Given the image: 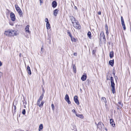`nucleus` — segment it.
Returning <instances> with one entry per match:
<instances>
[{
	"mask_svg": "<svg viewBox=\"0 0 131 131\" xmlns=\"http://www.w3.org/2000/svg\"><path fill=\"white\" fill-rule=\"evenodd\" d=\"M113 73L114 74V75L115 74V73H114V72L113 71Z\"/></svg>",
	"mask_w": 131,
	"mask_h": 131,
	"instance_id": "nucleus-51",
	"label": "nucleus"
},
{
	"mask_svg": "<svg viewBox=\"0 0 131 131\" xmlns=\"http://www.w3.org/2000/svg\"><path fill=\"white\" fill-rule=\"evenodd\" d=\"M101 100L102 102H103L105 103V104L106 105V103H107V102L106 98L104 97H102L101 98Z\"/></svg>",
	"mask_w": 131,
	"mask_h": 131,
	"instance_id": "nucleus-20",
	"label": "nucleus"
},
{
	"mask_svg": "<svg viewBox=\"0 0 131 131\" xmlns=\"http://www.w3.org/2000/svg\"><path fill=\"white\" fill-rule=\"evenodd\" d=\"M115 84L114 82H111V86L112 87V90L113 93L114 94L115 93Z\"/></svg>",
	"mask_w": 131,
	"mask_h": 131,
	"instance_id": "nucleus-6",
	"label": "nucleus"
},
{
	"mask_svg": "<svg viewBox=\"0 0 131 131\" xmlns=\"http://www.w3.org/2000/svg\"><path fill=\"white\" fill-rule=\"evenodd\" d=\"M110 123L111 125L113 127H114L115 125V124L114 123V121L113 119H110Z\"/></svg>",
	"mask_w": 131,
	"mask_h": 131,
	"instance_id": "nucleus-16",
	"label": "nucleus"
},
{
	"mask_svg": "<svg viewBox=\"0 0 131 131\" xmlns=\"http://www.w3.org/2000/svg\"><path fill=\"white\" fill-rule=\"evenodd\" d=\"M65 100L68 102V104H70L71 102L69 100V98L68 95L66 94L64 98Z\"/></svg>",
	"mask_w": 131,
	"mask_h": 131,
	"instance_id": "nucleus-5",
	"label": "nucleus"
},
{
	"mask_svg": "<svg viewBox=\"0 0 131 131\" xmlns=\"http://www.w3.org/2000/svg\"><path fill=\"white\" fill-rule=\"evenodd\" d=\"M74 8L75 9H77V7L76 6H75L74 7Z\"/></svg>",
	"mask_w": 131,
	"mask_h": 131,
	"instance_id": "nucleus-49",
	"label": "nucleus"
},
{
	"mask_svg": "<svg viewBox=\"0 0 131 131\" xmlns=\"http://www.w3.org/2000/svg\"><path fill=\"white\" fill-rule=\"evenodd\" d=\"M45 20V21L47 23H49L48 19L47 18H46Z\"/></svg>",
	"mask_w": 131,
	"mask_h": 131,
	"instance_id": "nucleus-38",
	"label": "nucleus"
},
{
	"mask_svg": "<svg viewBox=\"0 0 131 131\" xmlns=\"http://www.w3.org/2000/svg\"><path fill=\"white\" fill-rule=\"evenodd\" d=\"M105 129L106 131H107V129L106 128H105Z\"/></svg>",
	"mask_w": 131,
	"mask_h": 131,
	"instance_id": "nucleus-53",
	"label": "nucleus"
},
{
	"mask_svg": "<svg viewBox=\"0 0 131 131\" xmlns=\"http://www.w3.org/2000/svg\"><path fill=\"white\" fill-rule=\"evenodd\" d=\"M10 30L11 31V36H14L17 35L16 31L15 30L12 29H10Z\"/></svg>",
	"mask_w": 131,
	"mask_h": 131,
	"instance_id": "nucleus-10",
	"label": "nucleus"
},
{
	"mask_svg": "<svg viewBox=\"0 0 131 131\" xmlns=\"http://www.w3.org/2000/svg\"><path fill=\"white\" fill-rule=\"evenodd\" d=\"M2 75V73L0 72V78L1 77V76Z\"/></svg>",
	"mask_w": 131,
	"mask_h": 131,
	"instance_id": "nucleus-46",
	"label": "nucleus"
},
{
	"mask_svg": "<svg viewBox=\"0 0 131 131\" xmlns=\"http://www.w3.org/2000/svg\"><path fill=\"white\" fill-rule=\"evenodd\" d=\"M11 31L10 29L8 30L5 31L4 34L7 36H11Z\"/></svg>",
	"mask_w": 131,
	"mask_h": 131,
	"instance_id": "nucleus-3",
	"label": "nucleus"
},
{
	"mask_svg": "<svg viewBox=\"0 0 131 131\" xmlns=\"http://www.w3.org/2000/svg\"><path fill=\"white\" fill-rule=\"evenodd\" d=\"M74 127L75 128H76V126H74Z\"/></svg>",
	"mask_w": 131,
	"mask_h": 131,
	"instance_id": "nucleus-54",
	"label": "nucleus"
},
{
	"mask_svg": "<svg viewBox=\"0 0 131 131\" xmlns=\"http://www.w3.org/2000/svg\"><path fill=\"white\" fill-rule=\"evenodd\" d=\"M15 7L16 10L19 14L20 16H21L23 15V12L20 8L19 7L18 5H15Z\"/></svg>",
	"mask_w": 131,
	"mask_h": 131,
	"instance_id": "nucleus-2",
	"label": "nucleus"
},
{
	"mask_svg": "<svg viewBox=\"0 0 131 131\" xmlns=\"http://www.w3.org/2000/svg\"><path fill=\"white\" fill-rule=\"evenodd\" d=\"M122 26L123 27V29H124V30H125L126 29V27H125V24L123 25H122Z\"/></svg>",
	"mask_w": 131,
	"mask_h": 131,
	"instance_id": "nucleus-37",
	"label": "nucleus"
},
{
	"mask_svg": "<svg viewBox=\"0 0 131 131\" xmlns=\"http://www.w3.org/2000/svg\"><path fill=\"white\" fill-rule=\"evenodd\" d=\"M43 128V126L42 124H41L40 125L39 128V131H41V130Z\"/></svg>",
	"mask_w": 131,
	"mask_h": 131,
	"instance_id": "nucleus-22",
	"label": "nucleus"
},
{
	"mask_svg": "<svg viewBox=\"0 0 131 131\" xmlns=\"http://www.w3.org/2000/svg\"><path fill=\"white\" fill-rule=\"evenodd\" d=\"M114 56V53L113 51L111 52L110 53V58H112Z\"/></svg>",
	"mask_w": 131,
	"mask_h": 131,
	"instance_id": "nucleus-27",
	"label": "nucleus"
},
{
	"mask_svg": "<svg viewBox=\"0 0 131 131\" xmlns=\"http://www.w3.org/2000/svg\"><path fill=\"white\" fill-rule=\"evenodd\" d=\"M87 35L90 39H91V33L89 31L87 34Z\"/></svg>",
	"mask_w": 131,
	"mask_h": 131,
	"instance_id": "nucleus-29",
	"label": "nucleus"
},
{
	"mask_svg": "<svg viewBox=\"0 0 131 131\" xmlns=\"http://www.w3.org/2000/svg\"><path fill=\"white\" fill-rule=\"evenodd\" d=\"M101 12H98V14L99 15H101Z\"/></svg>",
	"mask_w": 131,
	"mask_h": 131,
	"instance_id": "nucleus-47",
	"label": "nucleus"
},
{
	"mask_svg": "<svg viewBox=\"0 0 131 131\" xmlns=\"http://www.w3.org/2000/svg\"><path fill=\"white\" fill-rule=\"evenodd\" d=\"M107 79L108 80V79H109V80H110V79H108L107 78Z\"/></svg>",
	"mask_w": 131,
	"mask_h": 131,
	"instance_id": "nucleus-55",
	"label": "nucleus"
},
{
	"mask_svg": "<svg viewBox=\"0 0 131 131\" xmlns=\"http://www.w3.org/2000/svg\"><path fill=\"white\" fill-rule=\"evenodd\" d=\"M121 24H122V25H123L125 24H124V20L123 19V17L122 16L121 17Z\"/></svg>",
	"mask_w": 131,
	"mask_h": 131,
	"instance_id": "nucleus-26",
	"label": "nucleus"
},
{
	"mask_svg": "<svg viewBox=\"0 0 131 131\" xmlns=\"http://www.w3.org/2000/svg\"><path fill=\"white\" fill-rule=\"evenodd\" d=\"M29 26L28 25L26 26L25 27V29L26 32L29 33L30 32V31L29 30Z\"/></svg>",
	"mask_w": 131,
	"mask_h": 131,
	"instance_id": "nucleus-17",
	"label": "nucleus"
},
{
	"mask_svg": "<svg viewBox=\"0 0 131 131\" xmlns=\"http://www.w3.org/2000/svg\"><path fill=\"white\" fill-rule=\"evenodd\" d=\"M76 115L78 117H80L82 119H83L84 118V116L82 114H76Z\"/></svg>",
	"mask_w": 131,
	"mask_h": 131,
	"instance_id": "nucleus-24",
	"label": "nucleus"
},
{
	"mask_svg": "<svg viewBox=\"0 0 131 131\" xmlns=\"http://www.w3.org/2000/svg\"><path fill=\"white\" fill-rule=\"evenodd\" d=\"M118 104H119L120 106H120L121 107H122L123 106V105L121 103V102H118Z\"/></svg>",
	"mask_w": 131,
	"mask_h": 131,
	"instance_id": "nucleus-34",
	"label": "nucleus"
},
{
	"mask_svg": "<svg viewBox=\"0 0 131 131\" xmlns=\"http://www.w3.org/2000/svg\"><path fill=\"white\" fill-rule=\"evenodd\" d=\"M74 100L75 103L78 105H79V102L78 100V97L77 96H74Z\"/></svg>",
	"mask_w": 131,
	"mask_h": 131,
	"instance_id": "nucleus-11",
	"label": "nucleus"
},
{
	"mask_svg": "<svg viewBox=\"0 0 131 131\" xmlns=\"http://www.w3.org/2000/svg\"><path fill=\"white\" fill-rule=\"evenodd\" d=\"M47 28L48 29H49L50 28V25L49 23H47L46 24Z\"/></svg>",
	"mask_w": 131,
	"mask_h": 131,
	"instance_id": "nucleus-28",
	"label": "nucleus"
},
{
	"mask_svg": "<svg viewBox=\"0 0 131 131\" xmlns=\"http://www.w3.org/2000/svg\"><path fill=\"white\" fill-rule=\"evenodd\" d=\"M43 48V46H42L41 48V52H40V53L41 54H42L43 53V52L42 51Z\"/></svg>",
	"mask_w": 131,
	"mask_h": 131,
	"instance_id": "nucleus-40",
	"label": "nucleus"
},
{
	"mask_svg": "<svg viewBox=\"0 0 131 131\" xmlns=\"http://www.w3.org/2000/svg\"><path fill=\"white\" fill-rule=\"evenodd\" d=\"M10 25H13V24H10Z\"/></svg>",
	"mask_w": 131,
	"mask_h": 131,
	"instance_id": "nucleus-52",
	"label": "nucleus"
},
{
	"mask_svg": "<svg viewBox=\"0 0 131 131\" xmlns=\"http://www.w3.org/2000/svg\"><path fill=\"white\" fill-rule=\"evenodd\" d=\"M51 107L52 108V110L53 111H54V106L53 104H51Z\"/></svg>",
	"mask_w": 131,
	"mask_h": 131,
	"instance_id": "nucleus-33",
	"label": "nucleus"
},
{
	"mask_svg": "<svg viewBox=\"0 0 131 131\" xmlns=\"http://www.w3.org/2000/svg\"><path fill=\"white\" fill-rule=\"evenodd\" d=\"M72 111L73 113H75V115L76 114H77V113H76V112L74 110V109L73 110H72Z\"/></svg>",
	"mask_w": 131,
	"mask_h": 131,
	"instance_id": "nucleus-39",
	"label": "nucleus"
},
{
	"mask_svg": "<svg viewBox=\"0 0 131 131\" xmlns=\"http://www.w3.org/2000/svg\"><path fill=\"white\" fill-rule=\"evenodd\" d=\"M95 52H96V50H93L92 51V53L93 54H95Z\"/></svg>",
	"mask_w": 131,
	"mask_h": 131,
	"instance_id": "nucleus-42",
	"label": "nucleus"
},
{
	"mask_svg": "<svg viewBox=\"0 0 131 131\" xmlns=\"http://www.w3.org/2000/svg\"><path fill=\"white\" fill-rule=\"evenodd\" d=\"M109 63L111 66H113L114 64V60L113 59V60H110L109 62Z\"/></svg>",
	"mask_w": 131,
	"mask_h": 131,
	"instance_id": "nucleus-18",
	"label": "nucleus"
},
{
	"mask_svg": "<svg viewBox=\"0 0 131 131\" xmlns=\"http://www.w3.org/2000/svg\"><path fill=\"white\" fill-rule=\"evenodd\" d=\"M59 11V10L58 9H56L54 10L53 11V15L55 16H57L58 12Z\"/></svg>",
	"mask_w": 131,
	"mask_h": 131,
	"instance_id": "nucleus-14",
	"label": "nucleus"
},
{
	"mask_svg": "<svg viewBox=\"0 0 131 131\" xmlns=\"http://www.w3.org/2000/svg\"><path fill=\"white\" fill-rule=\"evenodd\" d=\"M111 80V82H114L113 78V77H111L110 78Z\"/></svg>",
	"mask_w": 131,
	"mask_h": 131,
	"instance_id": "nucleus-35",
	"label": "nucleus"
},
{
	"mask_svg": "<svg viewBox=\"0 0 131 131\" xmlns=\"http://www.w3.org/2000/svg\"><path fill=\"white\" fill-rule=\"evenodd\" d=\"M70 19L72 24L73 22H75V21H77L75 20V18L73 16H70Z\"/></svg>",
	"mask_w": 131,
	"mask_h": 131,
	"instance_id": "nucleus-15",
	"label": "nucleus"
},
{
	"mask_svg": "<svg viewBox=\"0 0 131 131\" xmlns=\"http://www.w3.org/2000/svg\"><path fill=\"white\" fill-rule=\"evenodd\" d=\"M40 5H41V4L43 2V0H40Z\"/></svg>",
	"mask_w": 131,
	"mask_h": 131,
	"instance_id": "nucleus-41",
	"label": "nucleus"
},
{
	"mask_svg": "<svg viewBox=\"0 0 131 131\" xmlns=\"http://www.w3.org/2000/svg\"><path fill=\"white\" fill-rule=\"evenodd\" d=\"M27 69L28 71V73L30 75L31 74V71L30 67L29 66H27Z\"/></svg>",
	"mask_w": 131,
	"mask_h": 131,
	"instance_id": "nucleus-23",
	"label": "nucleus"
},
{
	"mask_svg": "<svg viewBox=\"0 0 131 131\" xmlns=\"http://www.w3.org/2000/svg\"><path fill=\"white\" fill-rule=\"evenodd\" d=\"M105 28L106 31V34L107 35H108L109 34V32L108 27L107 25H106Z\"/></svg>",
	"mask_w": 131,
	"mask_h": 131,
	"instance_id": "nucleus-21",
	"label": "nucleus"
},
{
	"mask_svg": "<svg viewBox=\"0 0 131 131\" xmlns=\"http://www.w3.org/2000/svg\"><path fill=\"white\" fill-rule=\"evenodd\" d=\"M100 38H103V39L105 40H106V38L105 37V36L104 34V33L103 32H102L101 34L100 35Z\"/></svg>",
	"mask_w": 131,
	"mask_h": 131,
	"instance_id": "nucleus-13",
	"label": "nucleus"
},
{
	"mask_svg": "<svg viewBox=\"0 0 131 131\" xmlns=\"http://www.w3.org/2000/svg\"><path fill=\"white\" fill-rule=\"evenodd\" d=\"M17 104V102H15V103L13 104V105L12 107V112L14 111V113L16 112V105Z\"/></svg>",
	"mask_w": 131,
	"mask_h": 131,
	"instance_id": "nucleus-9",
	"label": "nucleus"
},
{
	"mask_svg": "<svg viewBox=\"0 0 131 131\" xmlns=\"http://www.w3.org/2000/svg\"><path fill=\"white\" fill-rule=\"evenodd\" d=\"M104 126V124L101 122H99L97 125V127L100 129H101L102 127H103Z\"/></svg>",
	"mask_w": 131,
	"mask_h": 131,
	"instance_id": "nucleus-7",
	"label": "nucleus"
},
{
	"mask_svg": "<svg viewBox=\"0 0 131 131\" xmlns=\"http://www.w3.org/2000/svg\"><path fill=\"white\" fill-rule=\"evenodd\" d=\"M44 103V102L42 101L41 103L39 105V106L40 107H42L43 106V105Z\"/></svg>",
	"mask_w": 131,
	"mask_h": 131,
	"instance_id": "nucleus-32",
	"label": "nucleus"
},
{
	"mask_svg": "<svg viewBox=\"0 0 131 131\" xmlns=\"http://www.w3.org/2000/svg\"><path fill=\"white\" fill-rule=\"evenodd\" d=\"M2 65V64L1 62V61H0V67Z\"/></svg>",
	"mask_w": 131,
	"mask_h": 131,
	"instance_id": "nucleus-48",
	"label": "nucleus"
},
{
	"mask_svg": "<svg viewBox=\"0 0 131 131\" xmlns=\"http://www.w3.org/2000/svg\"><path fill=\"white\" fill-rule=\"evenodd\" d=\"M57 3L56 1H54L52 3V7L53 8H55L57 6Z\"/></svg>",
	"mask_w": 131,
	"mask_h": 131,
	"instance_id": "nucleus-12",
	"label": "nucleus"
},
{
	"mask_svg": "<svg viewBox=\"0 0 131 131\" xmlns=\"http://www.w3.org/2000/svg\"><path fill=\"white\" fill-rule=\"evenodd\" d=\"M74 55L75 56H77V53L76 52H74Z\"/></svg>",
	"mask_w": 131,
	"mask_h": 131,
	"instance_id": "nucleus-45",
	"label": "nucleus"
},
{
	"mask_svg": "<svg viewBox=\"0 0 131 131\" xmlns=\"http://www.w3.org/2000/svg\"><path fill=\"white\" fill-rule=\"evenodd\" d=\"M67 32L68 34L69 35V36L71 38L72 37V35H71L70 32L69 31V30H67Z\"/></svg>",
	"mask_w": 131,
	"mask_h": 131,
	"instance_id": "nucleus-31",
	"label": "nucleus"
},
{
	"mask_svg": "<svg viewBox=\"0 0 131 131\" xmlns=\"http://www.w3.org/2000/svg\"><path fill=\"white\" fill-rule=\"evenodd\" d=\"M73 26L76 28L79 29L81 28V26L77 21L73 22Z\"/></svg>",
	"mask_w": 131,
	"mask_h": 131,
	"instance_id": "nucleus-1",
	"label": "nucleus"
},
{
	"mask_svg": "<svg viewBox=\"0 0 131 131\" xmlns=\"http://www.w3.org/2000/svg\"><path fill=\"white\" fill-rule=\"evenodd\" d=\"M43 97V95H41L39 99L38 100L37 102V105L38 106H39L40 104V103L41 101L42 100Z\"/></svg>",
	"mask_w": 131,
	"mask_h": 131,
	"instance_id": "nucleus-8",
	"label": "nucleus"
},
{
	"mask_svg": "<svg viewBox=\"0 0 131 131\" xmlns=\"http://www.w3.org/2000/svg\"><path fill=\"white\" fill-rule=\"evenodd\" d=\"M73 69L74 72V73H76V67L75 66V65L73 66Z\"/></svg>",
	"mask_w": 131,
	"mask_h": 131,
	"instance_id": "nucleus-25",
	"label": "nucleus"
},
{
	"mask_svg": "<svg viewBox=\"0 0 131 131\" xmlns=\"http://www.w3.org/2000/svg\"><path fill=\"white\" fill-rule=\"evenodd\" d=\"M71 40L72 41L75 42L76 41V39L74 38H72V37L71 38Z\"/></svg>",
	"mask_w": 131,
	"mask_h": 131,
	"instance_id": "nucleus-30",
	"label": "nucleus"
},
{
	"mask_svg": "<svg viewBox=\"0 0 131 131\" xmlns=\"http://www.w3.org/2000/svg\"><path fill=\"white\" fill-rule=\"evenodd\" d=\"M26 111L25 109H23V110L22 113L23 115H25V114Z\"/></svg>",
	"mask_w": 131,
	"mask_h": 131,
	"instance_id": "nucleus-36",
	"label": "nucleus"
},
{
	"mask_svg": "<svg viewBox=\"0 0 131 131\" xmlns=\"http://www.w3.org/2000/svg\"><path fill=\"white\" fill-rule=\"evenodd\" d=\"M86 74H84L82 77L81 79L83 81H84L86 79Z\"/></svg>",
	"mask_w": 131,
	"mask_h": 131,
	"instance_id": "nucleus-19",
	"label": "nucleus"
},
{
	"mask_svg": "<svg viewBox=\"0 0 131 131\" xmlns=\"http://www.w3.org/2000/svg\"><path fill=\"white\" fill-rule=\"evenodd\" d=\"M10 17L11 20L13 21H14L15 20V17L14 14L13 12H11L10 14Z\"/></svg>",
	"mask_w": 131,
	"mask_h": 131,
	"instance_id": "nucleus-4",
	"label": "nucleus"
},
{
	"mask_svg": "<svg viewBox=\"0 0 131 131\" xmlns=\"http://www.w3.org/2000/svg\"><path fill=\"white\" fill-rule=\"evenodd\" d=\"M19 56L20 57H21V53H20L19 55Z\"/></svg>",
	"mask_w": 131,
	"mask_h": 131,
	"instance_id": "nucleus-50",
	"label": "nucleus"
},
{
	"mask_svg": "<svg viewBox=\"0 0 131 131\" xmlns=\"http://www.w3.org/2000/svg\"><path fill=\"white\" fill-rule=\"evenodd\" d=\"M42 91H43V92H42V94H41V95H42V94L43 95H44V94L45 93V90H44L43 89H42Z\"/></svg>",
	"mask_w": 131,
	"mask_h": 131,
	"instance_id": "nucleus-44",
	"label": "nucleus"
},
{
	"mask_svg": "<svg viewBox=\"0 0 131 131\" xmlns=\"http://www.w3.org/2000/svg\"><path fill=\"white\" fill-rule=\"evenodd\" d=\"M114 78H115V79L116 82H117V79H118L117 77H115Z\"/></svg>",
	"mask_w": 131,
	"mask_h": 131,
	"instance_id": "nucleus-43",
	"label": "nucleus"
}]
</instances>
